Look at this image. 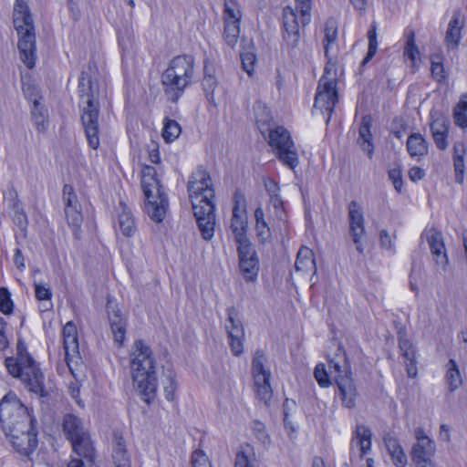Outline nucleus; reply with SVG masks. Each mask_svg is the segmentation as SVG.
Instances as JSON below:
<instances>
[{
    "label": "nucleus",
    "instance_id": "1",
    "mask_svg": "<svg viewBox=\"0 0 467 467\" xmlns=\"http://www.w3.org/2000/svg\"><path fill=\"white\" fill-rule=\"evenodd\" d=\"M187 190L198 228L203 239L209 241L214 235L215 225V191L209 172L197 169L189 179Z\"/></svg>",
    "mask_w": 467,
    "mask_h": 467
},
{
    "label": "nucleus",
    "instance_id": "2",
    "mask_svg": "<svg viewBox=\"0 0 467 467\" xmlns=\"http://www.w3.org/2000/svg\"><path fill=\"white\" fill-rule=\"evenodd\" d=\"M130 368L136 389L142 400L150 404L157 390L155 360L150 347L141 339L133 343L130 353Z\"/></svg>",
    "mask_w": 467,
    "mask_h": 467
},
{
    "label": "nucleus",
    "instance_id": "3",
    "mask_svg": "<svg viewBox=\"0 0 467 467\" xmlns=\"http://www.w3.org/2000/svg\"><path fill=\"white\" fill-rule=\"evenodd\" d=\"M194 76V58L190 55L174 57L161 76L167 100L176 103L192 84Z\"/></svg>",
    "mask_w": 467,
    "mask_h": 467
},
{
    "label": "nucleus",
    "instance_id": "4",
    "mask_svg": "<svg viewBox=\"0 0 467 467\" xmlns=\"http://www.w3.org/2000/svg\"><path fill=\"white\" fill-rule=\"evenodd\" d=\"M14 26L19 36L17 47L20 58L31 69L36 60V34L33 17L25 0H16Z\"/></svg>",
    "mask_w": 467,
    "mask_h": 467
},
{
    "label": "nucleus",
    "instance_id": "5",
    "mask_svg": "<svg viewBox=\"0 0 467 467\" xmlns=\"http://www.w3.org/2000/svg\"><path fill=\"white\" fill-rule=\"evenodd\" d=\"M78 88L81 97L87 98L81 113L82 126L89 147L97 150L99 147V105L94 99L92 81L85 72L79 77Z\"/></svg>",
    "mask_w": 467,
    "mask_h": 467
},
{
    "label": "nucleus",
    "instance_id": "6",
    "mask_svg": "<svg viewBox=\"0 0 467 467\" xmlns=\"http://www.w3.org/2000/svg\"><path fill=\"white\" fill-rule=\"evenodd\" d=\"M63 431L70 440L74 452L86 461L73 459L67 467H91L95 457V449L89 435L83 429L81 420L73 414H66L63 419Z\"/></svg>",
    "mask_w": 467,
    "mask_h": 467
},
{
    "label": "nucleus",
    "instance_id": "7",
    "mask_svg": "<svg viewBox=\"0 0 467 467\" xmlns=\"http://www.w3.org/2000/svg\"><path fill=\"white\" fill-rule=\"evenodd\" d=\"M141 187L145 196L144 210L146 213L152 221L161 223L166 215L168 200L153 167L146 166L142 170Z\"/></svg>",
    "mask_w": 467,
    "mask_h": 467
},
{
    "label": "nucleus",
    "instance_id": "8",
    "mask_svg": "<svg viewBox=\"0 0 467 467\" xmlns=\"http://www.w3.org/2000/svg\"><path fill=\"white\" fill-rule=\"evenodd\" d=\"M311 0H295V7L283 9V38L289 47H297L300 40V27L311 21Z\"/></svg>",
    "mask_w": 467,
    "mask_h": 467
},
{
    "label": "nucleus",
    "instance_id": "9",
    "mask_svg": "<svg viewBox=\"0 0 467 467\" xmlns=\"http://www.w3.org/2000/svg\"><path fill=\"white\" fill-rule=\"evenodd\" d=\"M5 363L9 374L19 379L30 391L46 396L44 375L32 357L21 358L20 362L6 358Z\"/></svg>",
    "mask_w": 467,
    "mask_h": 467
},
{
    "label": "nucleus",
    "instance_id": "10",
    "mask_svg": "<svg viewBox=\"0 0 467 467\" xmlns=\"http://www.w3.org/2000/svg\"><path fill=\"white\" fill-rule=\"evenodd\" d=\"M261 133L264 137L267 134L268 144L285 165L292 170L298 165L296 149L285 128L277 125L273 128H261Z\"/></svg>",
    "mask_w": 467,
    "mask_h": 467
},
{
    "label": "nucleus",
    "instance_id": "11",
    "mask_svg": "<svg viewBox=\"0 0 467 467\" xmlns=\"http://www.w3.org/2000/svg\"><path fill=\"white\" fill-rule=\"evenodd\" d=\"M27 409L16 395L8 392L0 401V423L3 431H13L15 428L28 425Z\"/></svg>",
    "mask_w": 467,
    "mask_h": 467
},
{
    "label": "nucleus",
    "instance_id": "12",
    "mask_svg": "<svg viewBox=\"0 0 467 467\" xmlns=\"http://www.w3.org/2000/svg\"><path fill=\"white\" fill-rule=\"evenodd\" d=\"M343 359V357H340L338 354L336 355L335 358H329L328 357V368L329 369L334 368L335 372L338 373L336 377V381L341 395L343 405L348 409H352L355 406V400L357 396L356 387L351 372L347 371L344 375L340 374V361Z\"/></svg>",
    "mask_w": 467,
    "mask_h": 467
},
{
    "label": "nucleus",
    "instance_id": "13",
    "mask_svg": "<svg viewBox=\"0 0 467 467\" xmlns=\"http://www.w3.org/2000/svg\"><path fill=\"white\" fill-rule=\"evenodd\" d=\"M227 322L225 325L229 345L233 354L236 357L244 352V327L238 317L236 309L230 306L226 309Z\"/></svg>",
    "mask_w": 467,
    "mask_h": 467
},
{
    "label": "nucleus",
    "instance_id": "14",
    "mask_svg": "<svg viewBox=\"0 0 467 467\" xmlns=\"http://www.w3.org/2000/svg\"><path fill=\"white\" fill-rule=\"evenodd\" d=\"M239 267L246 282H255L260 269L259 259L252 244L237 247Z\"/></svg>",
    "mask_w": 467,
    "mask_h": 467
},
{
    "label": "nucleus",
    "instance_id": "15",
    "mask_svg": "<svg viewBox=\"0 0 467 467\" xmlns=\"http://www.w3.org/2000/svg\"><path fill=\"white\" fill-rule=\"evenodd\" d=\"M14 449L22 455H29L37 445L36 434L30 431V427L21 426L13 431H3Z\"/></svg>",
    "mask_w": 467,
    "mask_h": 467
},
{
    "label": "nucleus",
    "instance_id": "16",
    "mask_svg": "<svg viewBox=\"0 0 467 467\" xmlns=\"http://www.w3.org/2000/svg\"><path fill=\"white\" fill-rule=\"evenodd\" d=\"M106 309L114 341L121 346L126 335L127 317L122 313L118 304L109 296L108 297Z\"/></svg>",
    "mask_w": 467,
    "mask_h": 467
},
{
    "label": "nucleus",
    "instance_id": "17",
    "mask_svg": "<svg viewBox=\"0 0 467 467\" xmlns=\"http://www.w3.org/2000/svg\"><path fill=\"white\" fill-rule=\"evenodd\" d=\"M348 218L353 242L358 252L362 254L364 251L362 239L365 234L364 216L361 206L356 201H352L348 205Z\"/></svg>",
    "mask_w": 467,
    "mask_h": 467
},
{
    "label": "nucleus",
    "instance_id": "18",
    "mask_svg": "<svg viewBox=\"0 0 467 467\" xmlns=\"http://www.w3.org/2000/svg\"><path fill=\"white\" fill-rule=\"evenodd\" d=\"M425 236L434 263L438 267L445 270L449 260L441 232L431 228L425 233Z\"/></svg>",
    "mask_w": 467,
    "mask_h": 467
},
{
    "label": "nucleus",
    "instance_id": "19",
    "mask_svg": "<svg viewBox=\"0 0 467 467\" xmlns=\"http://www.w3.org/2000/svg\"><path fill=\"white\" fill-rule=\"evenodd\" d=\"M464 27V17L461 11H455L448 24L444 42L448 49L454 50L462 39V30Z\"/></svg>",
    "mask_w": 467,
    "mask_h": 467
},
{
    "label": "nucleus",
    "instance_id": "20",
    "mask_svg": "<svg viewBox=\"0 0 467 467\" xmlns=\"http://www.w3.org/2000/svg\"><path fill=\"white\" fill-rule=\"evenodd\" d=\"M383 442L393 465L395 467H406L408 457L399 439L391 433L387 432L383 436Z\"/></svg>",
    "mask_w": 467,
    "mask_h": 467
},
{
    "label": "nucleus",
    "instance_id": "21",
    "mask_svg": "<svg viewBox=\"0 0 467 467\" xmlns=\"http://www.w3.org/2000/svg\"><path fill=\"white\" fill-rule=\"evenodd\" d=\"M240 209L237 203L233 208V217L231 220V230L234 235L235 243L237 247H241L243 244H249L251 242L246 236L247 223L246 220L239 214Z\"/></svg>",
    "mask_w": 467,
    "mask_h": 467
},
{
    "label": "nucleus",
    "instance_id": "22",
    "mask_svg": "<svg viewBox=\"0 0 467 467\" xmlns=\"http://www.w3.org/2000/svg\"><path fill=\"white\" fill-rule=\"evenodd\" d=\"M266 358L262 350H256L252 361V373L254 379V387L270 383L271 373L265 368Z\"/></svg>",
    "mask_w": 467,
    "mask_h": 467
},
{
    "label": "nucleus",
    "instance_id": "23",
    "mask_svg": "<svg viewBox=\"0 0 467 467\" xmlns=\"http://www.w3.org/2000/svg\"><path fill=\"white\" fill-rule=\"evenodd\" d=\"M372 126V119L370 116H365L362 118L361 125L359 127V136L358 139V143L364 150L368 153V157L371 158L374 150V146L372 144V134L370 132V128Z\"/></svg>",
    "mask_w": 467,
    "mask_h": 467
},
{
    "label": "nucleus",
    "instance_id": "24",
    "mask_svg": "<svg viewBox=\"0 0 467 467\" xmlns=\"http://www.w3.org/2000/svg\"><path fill=\"white\" fill-rule=\"evenodd\" d=\"M436 452V444L431 441H422L421 443H414L411 447L412 462H426V460L433 459Z\"/></svg>",
    "mask_w": 467,
    "mask_h": 467
},
{
    "label": "nucleus",
    "instance_id": "25",
    "mask_svg": "<svg viewBox=\"0 0 467 467\" xmlns=\"http://www.w3.org/2000/svg\"><path fill=\"white\" fill-rule=\"evenodd\" d=\"M65 359L70 371L73 373V364L80 359L78 335L63 337Z\"/></svg>",
    "mask_w": 467,
    "mask_h": 467
},
{
    "label": "nucleus",
    "instance_id": "26",
    "mask_svg": "<svg viewBox=\"0 0 467 467\" xmlns=\"http://www.w3.org/2000/svg\"><path fill=\"white\" fill-rule=\"evenodd\" d=\"M112 458L115 467H131L130 459L126 450L125 441L122 436L119 435L118 433L114 434Z\"/></svg>",
    "mask_w": 467,
    "mask_h": 467
},
{
    "label": "nucleus",
    "instance_id": "27",
    "mask_svg": "<svg viewBox=\"0 0 467 467\" xmlns=\"http://www.w3.org/2000/svg\"><path fill=\"white\" fill-rule=\"evenodd\" d=\"M241 47L240 57L243 69L251 76L256 63L255 47L251 40L247 44H244V40H243Z\"/></svg>",
    "mask_w": 467,
    "mask_h": 467
},
{
    "label": "nucleus",
    "instance_id": "28",
    "mask_svg": "<svg viewBox=\"0 0 467 467\" xmlns=\"http://www.w3.org/2000/svg\"><path fill=\"white\" fill-rule=\"evenodd\" d=\"M407 150L413 158H420L428 153V143L420 133H413L407 140Z\"/></svg>",
    "mask_w": 467,
    "mask_h": 467
},
{
    "label": "nucleus",
    "instance_id": "29",
    "mask_svg": "<svg viewBox=\"0 0 467 467\" xmlns=\"http://www.w3.org/2000/svg\"><path fill=\"white\" fill-rule=\"evenodd\" d=\"M404 57L410 61V67L415 70L420 63V50L415 43V33L410 31L404 47Z\"/></svg>",
    "mask_w": 467,
    "mask_h": 467
},
{
    "label": "nucleus",
    "instance_id": "30",
    "mask_svg": "<svg viewBox=\"0 0 467 467\" xmlns=\"http://www.w3.org/2000/svg\"><path fill=\"white\" fill-rule=\"evenodd\" d=\"M254 110L256 124L260 131L261 128L266 129L276 126L275 123L273 122L271 112L265 103L262 101H256L254 106Z\"/></svg>",
    "mask_w": 467,
    "mask_h": 467
},
{
    "label": "nucleus",
    "instance_id": "31",
    "mask_svg": "<svg viewBox=\"0 0 467 467\" xmlns=\"http://www.w3.org/2000/svg\"><path fill=\"white\" fill-rule=\"evenodd\" d=\"M355 440L361 451V456L367 454L371 449L372 432L364 424H358L354 432Z\"/></svg>",
    "mask_w": 467,
    "mask_h": 467
},
{
    "label": "nucleus",
    "instance_id": "32",
    "mask_svg": "<svg viewBox=\"0 0 467 467\" xmlns=\"http://www.w3.org/2000/svg\"><path fill=\"white\" fill-rule=\"evenodd\" d=\"M445 379L451 392L458 389L462 384V378L454 359H450L446 364Z\"/></svg>",
    "mask_w": 467,
    "mask_h": 467
},
{
    "label": "nucleus",
    "instance_id": "33",
    "mask_svg": "<svg viewBox=\"0 0 467 467\" xmlns=\"http://www.w3.org/2000/svg\"><path fill=\"white\" fill-rule=\"evenodd\" d=\"M119 226L126 237H131L137 232L134 218L126 206L122 207V211L119 214Z\"/></svg>",
    "mask_w": 467,
    "mask_h": 467
},
{
    "label": "nucleus",
    "instance_id": "34",
    "mask_svg": "<svg viewBox=\"0 0 467 467\" xmlns=\"http://www.w3.org/2000/svg\"><path fill=\"white\" fill-rule=\"evenodd\" d=\"M295 268L297 272H303L316 268L315 259L313 258V253L310 249L306 247H302L299 249L295 263ZM317 269H315V271Z\"/></svg>",
    "mask_w": 467,
    "mask_h": 467
},
{
    "label": "nucleus",
    "instance_id": "35",
    "mask_svg": "<svg viewBox=\"0 0 467 467\" xmlns=\"http://www.w3.org/2000/svg\"><path fill=\"white\" fill-rule=\"evenodd\" d=\"M217 85L218 82L216 78L213 74L209 73L207 67H205L202 86L208 103L213 108H216L217 106L214 97V90L217 88Z\"/></svg>",
    "mask_w": 467,
    "mask_h": 467
},
{
    "label": "nucleus",
    "instance_id": "36",
    "mask_svg": "<svg viewBox=\"0 0 467 467\" xmlns=\"http://www.w3.org/2000/svg\"><path fill=\"white\" fill-rule=\"evenodd\" d=\"M337 82L335 79H331L323 85V98H327L326 109L331 116L336 104L338 102L337 91L336 88ZM330 119V117H328ZM329 119H327L328 121Z\"/></svg>",
    "mask_w": 467,
    "mask_h": 467
},
{
    "label": "nucleus",
    "instance_id": "37",
    "mask_svg": "<svg viewBox=\"0 0 467 467\" xmlns=\"http://www.w3.org/2000/svg\"><path fill=\"white\" fill-rule=\"evenodd\" d=\"M240 35V23L235 21L224 22L223 38L225 43L234 48L239 38Z\"/></svg>",
    "mask_w": 467,
    "mask_h": 467
},
{
    "label": "nucleus",
    "instance_id": "38",
    "mask_svg": "<svg viewBox=\"0 0 467 467\" xmlns=\"http://www.w3.org/2000/svg\"><path fill=\"white\" fill-rule=\"evenodd\" d=\"M181 126L176 120L165 118L162 138L166 142H172L175 140L181 134Z\"/></svg>",
    "mask_w": 467,
    "mask_h": 467
},
{
    "label": "nucleus",
    "instance_id": "39",
    "mask_svg": "<svg viewBox=\"0 0 467 467\" xmlns=\"http://www.w3.org/2000/svg\"><path fill=\"white\" fill-rule=\"evenodd\" d=\"M265 213L261 207H257L254 211V218L256 221L257 235L262 241H265L270 237V228L265 221Z\"/></svg>",
    "mask_w": 467,
    "mask_h": 467
},
{
    "label": "nucleus",
    "instance_id": "40",
    "mask_svg": "<svg viewBox=\"0 0 467 467\" xmlns=\"http://www.w3.org/2000/svg\"><path fill=\"white\" fill-rule=\"evenodd\" d=\"M454 120L461 128L467 127V94L461 98L454 109Z\"/></svg>",
    "mask_w": 467,
    "mask_h": 467
},
{
    "label": "nucleus",
    "instance_id": "41",
    "mask_svg": "<svg viewBox=\"0 0 467 467\" xmlns=\"http://www.w3.org/2000/svg\"><path fill=\"white\" fill-rule=\"evenodd\" d=\"M399 348L404 360L411 361L416 358L415 348L405 335H399Z\"/></svg>",
    "mask_w": 467,
    "mask_h": 467
},
{
    "label": "nucleus",
    "instance_id": "42",
    "mask_svg": "<svg viewBox=\"0 0 467 467\" xmlns=\"http://www.w3.org/2000/svg\"><path fill=\"white\" fill-rule=\"evenodd\" d=\"M367 36L368 39V50L361 62V66H365L375 56L378 50L377 26L375 25H371Z\"/></svg>",
    "mask_w": 467,
    "mask_h": 467
},
{
    "label": "nucleus",
    "instance_id": "43",
    "mask_svg": "<svg viewBox=\"0 0 467 467\" xmlns=\"http://www.w3.org/2000/svg\"><path fill=\"white\" fill-rule=\"evenodd\" d=\"M46 110L43 107H40V103L37 100L34 101V108L32 109V118L36 126V130L39 132H43L46 130L47 123H46Z\"/></svg>",
    "mask_w": 467,
    "mask_h": 467
},
{
    "label": "nucleus",
    "instance_id": "44",
    "mask_svg": "<svg viewBox=\"0 0 467 467\" xmlns=\"http://www.w3.org/2000/svg\"><path fill=\"white\" fill-rule=\"evenodd\" d=\"M14 310L11 294L5 287H0V311L4 315H10Z\"/></svg>",
    "mask_w": 467,
    "mask_h": 467
},
{
    "label": "nucleus",
    "instance_id": "45",
    "mask_svg": "<svg viewBox=\"0 0 467 467\" xmlns=\"http://www.w3.org/2000/svg\"><path fill=\"white\" fill-rule=\"evenodd\" d=\"M67 221L70 226L78 228L83 222L81 206L73 208H65Z\"/></svg>",
    "mask_w": 467,
    "mask_h": 467
},
{
    "label": "nucleus",
    "instance_id": "46",
    "mask_svg": "<svg viewBox=\"0 0 467 467\" xmlns=\"http://www.w3.org/2000/svg\"><path fill=\"white\" fill-rule=\"evenodd\" d=\"M224 22L235 21L236 23H240L241 14L238 9H236V4L234 0H229L224 2Z\"/></svg>",
    "mask_w": 467,
    "mask_h": 467
},
{
    "label": "nucleus",
    "instance_id": "47",
    "mask_svg": "<svg viewBox=\"0 0 467 467\" xmlns=\"http://www.w3.org/2000/svg\"><path fill=\"white\" fill-rule=\"evenodd\" d=\"M63 201L65 202V208L81 206L73 187L69 184H65L63 187Z\"/></svg>",
    "mask_w": 467,
    "mask_h": 467
},
{
    "label": "nucleus",
    "instance_id": "48",
    "mask_svg": "<svg viewBox=\"0 0 467 467\" xmlns=\"http://www.w3.org/2000/svg\"><path fill=\"white\" fill-rule=\"evenodd\" d=\"M431 118L432 121L431 123V130L432 134L449 131L450 122L446 117L440 114L437 117H434V115H432Z\"/></svg>",
    "mask_w": 467,
    "mask_h": 467
},
{
    "label": "nucleus",
    "instance_id": "49",
    "mask_svg": "<svg viewBox=\"0 0 467 467\" xmlns=\"http://www.w3.org/2000/svg\"><path fill=\"white\" fill-rule=\"evenodd\" d=\"M431 75L434 79L441 82L445 79V72L442 63L438 57H431Z\"/></svg>",
    "mask_w": 467,
    "mask_h": 467
},
{
    "label": "nucleus",
    "instance_id": "50",
    "mask_svg": "<svg viewBox=\"0 0 467 467\" xmlns=\"http://www.w3.org/2000/svg\"><path fill=\"white\" fill-rule=\"evenodd\" d=\"M252 431H253V433L254 434V436L256 437V439L260 442H262L264 444L269 442V436L266 433L265 427L264 423L257 421V420L254 421L252 423Z\"/></svg>",
    "mask_w": 467,
    "mask_h": 467
},
{
    "label": "nucleus",
    "instance_id": "51",
    "mask_svg": "<svg viewBox=\"0 0 467 467\" xmlns=\"http://www.w3.org/2000/svg\"><path fill=\"white\" fill-rule=\"evenodd\" d=\"M234 467H256L255 460L250 459V453L245 451L237 452Z\"/></svg>",
    "mask_w": 467,
    "mask_h": 467
},
{
    "label": "nucleus",
    "instance_id": "52",
    "mask_svg": "<svg viewBox=\"0 0 467 467\" xmlns=\"http://www.w3.org/2000/svg\"><path fill=\"white\" fill-rule=\"evenodd\" d=\"M389 179L391 181L395 190L398 192H401L403 182L402 174L400 167L393 168L389 171Z\"/></svg>",
    "mask_w": 467,
    "mask_h": 467
},
{
    "label": "nucleus",
    "instance_id": "53",
    "mask_svg": "<svg viewBox=\"0 0 467 467\" xmlns=\"http://www.w3.org/2000/svg\"><path fill=\"white\" fill-rule=\"evenodd\" d=\"M326 38L328 43H332L337 36V22L334 18L327 19L326 23Z\"/></svg>",
    "mask_w": 467,
    "mask_h": 467
},
{
    "label": "nucleus",
    "instance_id": "54",
    "mask_svg": "<svg viewBox=\"0 0 467 467\" xmlns=\"http://www.w3.org/2000/svg\"><path fill=\"white\" fill-rule=\"evenodd\" d=\"M453 167L455 172V182L459 184H462L464 181V158L453 159Z\"/></svg>",
    "mask_w": 467,
    "mask_h": 467
},
{
    "label": "nucleus",
    "instance_id": "55",
    "mask_svg": "<svg viewBox=\"0 0 467 467\" xmlns=\"http://www.w3.org/2000/svg\"><path fill=\"white\" fill-rule=\"evenodd\" d=\"M192 467H211L207 456L202 451H194L192 454Z\"/></svg>",
    "mask_w": 467,
    "mask_h": 467
},
{
    "label": "nucleus",
    "instance_id": "56",
    "mask_svg": "<svg viewBox=\"0 0 467 467\" xmlns=\"http://www.w3.org/2000/svg\"><path fill=\"white\" fill-rule=\"evenodd\" d=\"M35 295L37 300H50L52 297V292L49 287L42 285L36 282L34 283Z\"/></svg>",
    "mask_w": 467,
    "mask_h": 467
},
{
    "label": "nucleus",
    "instance_id": "57",
    "mask_svg": "<svg viewBox=\"0 0 467 467\" xmlns=\"http://www.w3.org/2000/svg\"><path fill=\"white\" fill-rule=\"evenodd\" d=\"M14 223L21 229L26 230L28 224L27 217L25 212L18 206L15 207Z\"/></svg>",
    "mask_w": 467,
    "mask_h": 467
},
{
    "label": "nucleus",
    "instance_id": "58",
    "mask_svg": "<svg viewBox=\"0 0 467 467\" xmlns=\"http://www.w3.org/2000/svg\"><path fill=\"white\" fill-rule=\"evenodd\" d=\"M166 383L164 385V392L165 397L168 400H172L174 399V391L176 389V383L174 380V377L171 373H169L166 376Z\"/></svg>",
    "mask_w": 467,
    "mask_h": 467
},
{
    "label": "nucleus",
    "instance_id": "59",
    "mask_svg": "<svg viewBox=\"0 0 467 467\" xmlns=\"http://www.w3.org/2000/svg\"><path fill=\"white\" fill-rule=\"evenodd\" d=\"M255 391L259 399L267 404L272 397V388L270 383L256 387Z\"/></svg>",
    "mask_w": 467,
    "mask_h": 467
},
{
    "label": "nucleus",
    "instance_id": "60",
    "mask_svg": "<svg viewBox=\"0 0 467 467\" xmlns=\"http://www.w3.org/2000/svg\"><path fill=\"white\" fill-rule=\"evenodd\" d=\"M447 136L448 132H439L432 134L435 144L440 150H445L448 147Z\"/></svg>",
    "mask_w": 467,
    "mask_h": 467
},
{
    "label": "nucleus",
    "instance_id": "61",
    "mask_svg": "<svg viewBox=\"0 0 467 467\" xmlns=\"http://www.w3.org/2000/svg\"><path fill=\"white\" fill-rule=\"evenodd\" d=\"M379 242L381 247L390 250L392 248L391 237L387 230H381L379 232Z\"/></svg>",
    "mask_w": 467,
    "mask_h": 467
},
{
    "label": "nucleus",
    "instance_id": "62",
    "mask_svg": "<svg viewBox=\"0 0 467 467\" xmlns=\"http://www.w3.org/2000/svg\"><path fill=\"white\" fill-rule=\"evenodd\" d=\"M16 358H15V361L16 362H20V358H25V357H31L29 355V353L27 352V349H26V344L21 340L19 339L17 341V345H16Z\"/></svg>",
    "mask_w": 467,
    "mask_h": 467
},
{
    "label": "nucleus",
    "instance_id": "63",
    "mask_svg": "<svg viewBox=\"0 0 467 467\" xmlns=\"http://www.w3.org/2000/svg\"><path fill=\"white\" fill-rule=\"evenodd\" d=\"M404 364L406 367V371H407L408 376L411 379L416 378L418 375L417 366H416V364H417L416 358L412 359L411 361L404 360Z\"/></svg>",
    "mask_w": 467,
    "mask_h": 467
},
{
    "label": "nucleus",
    "instance_id": "64",
    "mask_svg": "<svg viewBox=\"0 0 467 467\" xmlns=\"http://www.w3.org/2000/svg\"><path fill=\"white\" fill-rule=\"evenodd\" d=\"M424 175V171L420 167H412L409 171V177L414 182L420 181Z\"/></svg>",
    "mask_w": 467,
    "mask_h": 467
}]
</instances>
